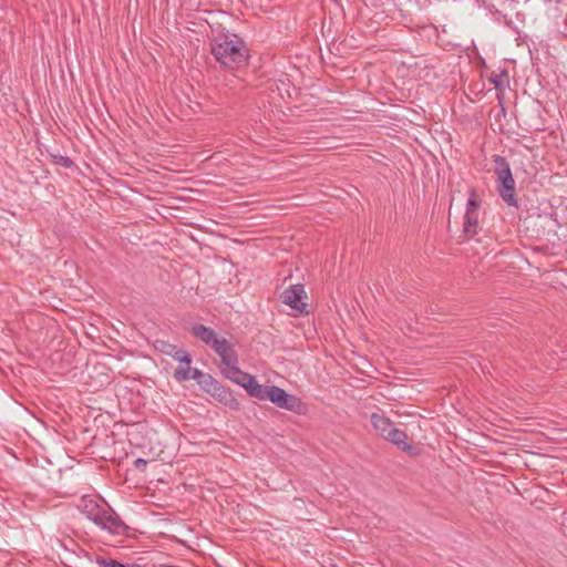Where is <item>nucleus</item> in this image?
<instances>
[{
    "instance_id": "11",
    "label": "nucleus",
    "mask_w": 567,
    "mask_h": 567,
    "mask_svg": "<svg viewBox=\"0 0 567 567\" xmlns=\"http://www.w3.org/2000/svg\"><path fill=\"white\" fill-rule=\"evenodd\" d=\"M386 440L389 442H391L392 444L396 445L403 452H406L411 455L416 454L415 447L406 442V440H408L406 433L399 427L394 426L393 429H391V431L388 433Z\"/></svg>"
},
{
    "instance_id": "14",
    "label": "nucleus",
    "mask_w": 567,
    "mask_h": 567,
    "mask_svg": "<svg viewBox=\"0 0 567 567\" xmlns=\"http://www.w3.org/2000/svg\"><path fill=\"white\" fill-rule=\"evenodd\" d=\"M101 506L102 505L96 499H93L89 496H83L80 498L78 508L87 518L89 516L94 514V512L99 509Z\"/></svg>"
},
{
    "instance_id": "3",
    "label": "nucleus",
    "mask_w": 567,
    "mask_h": 567,
    "mask_svg": "<svg viewBox=\"0 0 567 567\" xmlns=\"http://www.w3.org/2000/svg\"><path fill=\"white\" fill-rule=\"evenodd\" d=\"M87 519L113 536H124L128 530L126 524L107 505H102Z\"/></svg>"
},
{
    "instance_id": "8",
    "label": "nucleus",
    "mask_w": 567,
    "mask_h": 567,
    "mask_svg": "<svg viewBox=\"0 0 567 567\" xmlns=\"http://www.w3.org/2000/svg\"><path fill=\"white\" fill-rule=\"evenodd\" d=\"M212 349L218 357H220L224 365L229 363H239L238 354L234 349V344L227 339L221 337Z\"/></svg>"
},
{
    "instance_id": "17",
    "label": "nucleus",
    "mask_w": 567,
    "mask_h": 567,
    "mask_svg": "<svg viewBox=\"0 0 567 567\" xmlns=\"http://www.w3.org/2000/svg\"><path fill=\"white\" fill-rule=\"evenodd\" d=\"M96 564L99 565V567H127L126 565H124L115 559L106 558L103 556L96 557Z\"/></svg>"
},
{
    "instance_id": "10",
    "label": "nucleus",
    "mask_w": 567,
    "mask_h": 567,
    "mask_svg": "<svg viewBox=\"0 0 567 567\" xmlns=\"http://www.w3.org/2000/svg\"><path fill=\"white\" fill-rule=\"evenodd\" d=\"M190 333L210 348H213L221 338L215 332L214 329L202 323L193 324L190 328Z\"/></svg>"
},
{
    "instance_id": "1",
    "label": "nucleus",
    "mask_w": 567,
    "mask_h": 567,
    "mask_svg": "<svg viewBox=\"0 0 567 567\" xmlns=\"http://www.w3.org/2000/svg\"><path fill=\"white\" fill-rule=\"evenodd\" d=\"M210 45L212 54L226 69L235 70L248 63L249 49L237 34H219Z\"/></svg>"
},
{
    "instance_id": "16",
    "label": "nucleus",
    "mask_w": 567,
    "mask_h": 567,
    "mask_svg": "<svg viewBox=\"0 0 567 567\" xmlns=\"http://www.w3.org/2000/svg\"><path fill=\"white\" fill-rule=\"evenodd\" d=\"M190 364L181 363V365L175 369L173 377L176 381L184 382L190 379Z\"/></svg>"
},
{
    "instance_id": "21",
    "label": "nucleus",
    "mask_w": 567,
    "mask_h": 567,
    "mask_svg": "<svg viewBox=\"0 0 567 567\" xmlns=\"http://www.w3.org/2000/svg\"><path fill=\"white\" fill-rule=\"evenodd\" d=\"M134 466H135V468H136V470H138V471H145V468H146V466H147V461H146V460H144V458L138 457V458H136V460L134 461Z\"/></svg>"
},
{
    "instance_id": "9",
    "label": "nucleus",
    "mask_w": 567,
    "mask_h": 567,
    "mask_svg": "<svg viewBox=\"0 0 567 567\" xmlns=\"http://www.w3.org/2000/svg\"><path fill=\"white\" fill-rule=\"evenodd\" d=\"M221 373L225 378L241 385L244 389H246L248 383L254 380V375L241 371L238 367V363H229L225 365V368L221 370Z\"/></svg>"
},
{
    "instance_id": "19",
    "label": "nucleus",
    "mask_w": 567,
    "mask_h": 567,
    "mask_svg": "<svg viewBox=\"0 0 567 567\" xmlns=\"http://www.w3.org/2000/svg\"><path fill=\"white\" fill-rule=\"evenodd\" d=\"M480 208V202L478 199L476 198V194L474 190L471 192V196L467 200V204H466V210H465V214H468V213H477Z\"/></svg>"
},
{
    "instance_id": "2",
    "label": "nucleus",
    "mask_w": 567,
    "mask_h": 567,
    "mask_svg": "<svg viewBox=\"0 0 567 567\" xmlns=\"http://www.w3.org/2000/svg\"><path fill=\"white\" fill-rule=\"evenodd\" d=\"M494 173L497 181V190L501 198L512 207H517L515 181L507 159L502 155L493 156Z\"/></svg>"
},
{
    "instance_id": "13",
    "label": "nucleus",
    "mask_w": 567,
    "mask_h": 567,
    "mask_svg": "<svg viewBox=\"0 0 567 567\" xmlns=\"http://www.w3.org/2000/svg\"><path fill=\"white\" fill-rule=\"evenodd\" d=\"M371 423L377 433L386 440L388 433L394 427L393 422L383 414L372 413Z\"/></svg>"
},
{
    "instance_id": "23",
    "label": "nucleus",
    "mask_w": 567,
    "mask_h": 567,
    "mask_svg": "<svg viewBox=\"0 0 567 567\" xmlns=\"http://www.w3.org/2000/svg\"><path fill=\"white\" fill-rule=\"evenodd\" d=\"M127 567H141L140 565L137 564H132V565H126Z\"/></svg>"
},
{
    "instance_id": "22",
    "label": "nucleus",
    "mask_w": 567,
    "mask_h": 567,
    "mask_svg": "<svg viewBox=\"0 0 567 567\" xmlns=\"http://www.w3.org/2000/svg\"><path fill=\"white\" fill-rule=\"evenodd\" d=\"M492 83L494 84L496 90H503L504 89V82L502 81L501 76H494L491 79Z\"/></svg>"
},
{
    "instance_id": "4",
    "label": "nucleus",
    "mask_w": 567,
    "mask_h": 567,
    "mask_svg": "<svg viewBox=\"0 0 567 567\" xmlns=\"http://www.w3.org/2000/svg\"><path fill=\"white\" fill-rule=\"evenodd\" d=\"M200 389L231 410H239L240 404L230 389L217 381L212 374Z\"/></svg>"
},
{
    "instance_id": "12",
    "label": "nucleus",
    "mask_w": 567,
    "mask_h": 567,
    "mask_svg": "<svg viewBox=\"0 0 567 567\" xmlns=\"http://www.w3.org/2000/svg\"><path fill=\"white\" fill-rule=\"evenodd\" d=\"M245 390L247 391V394L251 398L261 401H269L272 385L259 384L256 378L254 377V380H251V382L248 383Z\"/></svg>"
},
{
    "instance_id": "6",
    "label": "nucleus",
    "mask_w": 567,
    "mask_h": 567,
    "mask_svg": "<svg viewBox=\"0 0 567 567\" xmlns=\"http://www.w3.org/2000/svg\"><path fill=\"white\" fill-rule=\"evenodd\" d=\"M305 286L301 284L291 285L286 288L281 295L282 302L298 312H307L306 307L307 303L302 302V299L306 298Z\"/></svg>"
},
{
    "instance_id": "5",
    "label": "nucleus",
    "mask_w": 567,
    "mask_h": 567,
    "mask_svg": "<svg viewBox=\"0 0 567 567\" xmlns=\"http://www.w3.org/2000/svg\"><path fill=\"white\" fill-rule=\"evenodd\" d=\"M269 401L280 409H285L297 414H303L307 411L306 404L298 396L286 392L277 385H272Z\"/></svg>"
},
{
    "instance_id": "18",
    "label": "nucleus",
    "mask_w": 567,
    "mask_h": 567,
    "mask_svg": "<svg viewBox=\"0 0 567 567\" xmlns=\"http://www.w3.org/2000/svg\"><path fill=\"white\" fill-rule=\"evenodd\" d=\"M51 157L54 164L60 165L64 168H70L73 166V161L68 156L60 154H51Z\"/></svg>"
},
{
    "instance_id": "15",
    "label": "nucleus",
    "mask_w": 567,
    "mask_h": 567,
    "mask_svg": "<svg viewBox=\"0 0 567 567\" xmlns=\"http://www.w3.org/2000/svg\"><path fill=\"white\" fill-rule=\"evenodd\" d=\"M477 227H478V214L477 213L465 214L463 231L468 236H474L477 234Z\"/></svg>"
},
{
    "instance_id": "20",
    "label": "nucleus",
    "mask_w": 567,
    "mask_h": 567,
    "mask_svg": "<svg viewBox=\"0 0 567 567\" xmlns=\"http://www.w3.org/2000/svg\"><path fill=\"white\" fill-rule=\"evenodd\" d=\"M209 375V373H205L196 368L190 371V379L195 380L200 388L208 380Z\"/></svg>"
},
{
    "instance_id": "7",
    "label": "nucleus",
    "mask_w": 567,
    "mask_h": 567,
    "mask_svg": "<svg viewBox=\"0 0 567 567\" xmlns=\"http://www.w3.org/2000/svg\"><path fill=\"white\" fill-rule=\"evenodd\" d=\"M154 347L156 350H158L163 354L173 358L174 360L178 361L179 363H184V364L192 363L190 354L187 351L179 349L175 344H172L164 340H156L154 343Z\"/></svg>"
}]
</instances>
